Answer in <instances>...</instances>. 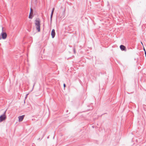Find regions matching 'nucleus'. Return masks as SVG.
<instances>
[{"mask_svg": "<svg viewBox=\"0 0 146 146\" xmlns=\"http://www.w3.org/2000/svg\"><path fill=\"white\" fill-rule=\"evenodd\" d=\"M40 21L39 19H36L35 21V25L36 30L38 32L40 31Z\"/></svg>", "mask_w": 146, "mask_h": 146, "instance_id": "f257e3e1", "label": "nucleus"}, {"mask_svg": "<svg viewBox=\"0 0 146 146\" xmlns=\"http://www.w3.org/2000/svg\"><path fill=\"white\" fill-rule=\"evenodd\" d=\"M6 116L5 115H3L0 117V122L5 120Z\"/></svg>", "mask_w": 146, "mask_h": 146, "instance_id": "f03ea898", "label": "nucleus"}, {"mask_svg": "<svg viewBox=\"0 0 146 146\" xmlns=\"http://www.w3.org/2000/svg\"><path fill=\"white\" fill-rule=\"evenodd\" d=\"M31 12L30 13L29 16V19H31L33 16V11L32 9H31Z\"/></svg>", "mask_w": 146, "mask_h": 146, "instance_id": "7ed1b4c3", "label": "nucleus"}, {"mask_svg": "<svg viewBox=\"0 0 146 146\" xmlns=\"http://www.w3.org/2000/svg\"><path fill=\"white\" fill-rule=\"evenodd\" d=\"M120 48L122 50L126 51V49L125 46L123 45H121L120 46Z\"/></svg>", "mask_w": 146, "mask_h": 146, "instance_id": "20e7f679", "label": "nucleus"}, {"mask_svg": "<svg viewBox=\"0 0 146 146\" xmlns=\"http://www.w3.org/2000/svg\"><path fill=\"white\" fill-rule=\"evenodd\" d=\"M24 115H22V116H19L18 117L19 121H22L23 120V119H24Z\"/></svg>", "mask_w": 146, "mask_h": 146, "instance_id": "39448f33", "label": "nucleus"}, {"mask_svg": "<svg viewBox=\"0 0 146 146\" xmlns=\"http://www.w3.org/2000/svg\"><path fill=\"white\" fill-rule=\"evenodd\" d=\"M55 30L54 29H53L52 30V32H51V35L52 36H54L55 35Z\"/></svg>", "mask_w": 146, "mask_h": 146, "instance_id": "423d86ee", "label": "nucleus"}, {"mask_svg": "<svg viewBox=\"0 0 146 146\" xmlns=\"http://www.w3.org/2000/svg\"><path fill=\"white\" fill-rule=\"evenodd\" d=\"M7 34L6 33L3 32L1 33L2 36H7Z\"/></svg>", "mask_w": 146, "mask_h": 146, "instance_id": "0eeeda50", "label": "nucleus"}, {"mask_svg": "<svg viewBox=\"0 0 146 146\" xmlns=\"http://www.w3.org/2000/svg\"><path fill=\"white\" fill-rule=\"evenodd\" d=\"M54 8H53V9H52V12H51V14H52V15H53V13H54Z\"/></svg>", "mask_w": 146, "mask_h": 146, "instance_id": "6e6552de", "label": "nucleus"}, {"mask_svg": "<svg viewBox=\"0 0 146 146\" xmlns=\"http://www.w3.org/2000/svg\"><path fill=\"white\" fill-rule=\"evenodd\" d=\"M6 37H0V40H1V39H5L6 38Z\"/></svg>", "mask_w": 146, "mask_h": 146, "instance_id": "1a4fd4ad", "label": "nucleus"}, {"mask_svg": "<svg viewBox=\"0 0 146 146\" xmlns=\"http://www.w3.org/2000/svg\"><path fill=\"white\" fill-rule=\"evenodd\" d=\"M63 85H64V88H65L66 87V85H65V84H64Z\"/></svg>", "mask_w": 146, "mask_h": 146, "instance_id": "9d476101", "label": "nucleus"}, {"mask_svg": "<svg viewBox=\"0 0 146 146\" xmlns=\"http://www.w3.org/2000/svg\"><path fill=\"white\" fill-rule=\"evenodd\" d=\"M143 49H144V51L145 52V51H145V48H144V47H143Z\"/></svg>", "mask_w": 146, "mask_h": 146, "instance_id": "9b49d317", "label": "nucleus"}, {"mask_svg": "<svg viewBox=\"0 0 146 146\" xmlns=\"http://www.w3.org/2000/svg\"><path fill=\"white\" fill-rule=\"evenodd\" d=\"M52 15H52V14H51V18H52Z\"/></svg>", "mask_w": 146, "mask_h": 146, "instance_id": "f8f14e48", "label": "nucleus"}, {"mask_svg": "<svg viewBox=\"0 0 146 146\" xmlns=\"http://www.w3.org/2000/svg\"><path fill=\"white\" fill-rule=\"evenodd\" d=\"M141 44H142L143 45V43H142V42H141Z\"/></svg>", "mask_w": 146, "mask_h": 146, "instance_id": "ddd939ff", "label": "nucleus"}]
</instances>
